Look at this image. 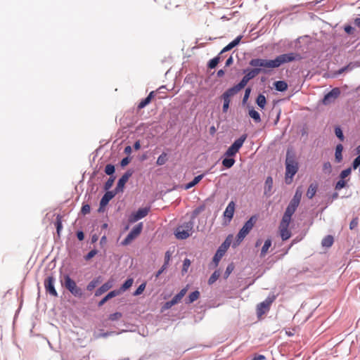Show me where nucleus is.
Masks as SVG:
<instances>
[{"label":"nucleus","instance_id":"1","mask_svg":"<svg viewBox=\"0 0 360 360\" xmlns=\"http://www.w3.org/2000/svg\"><path fill=\"white\" fill-rule=\"evenodd\" d=\"M300 59V55L295 53H288L281 54L274 60H266L262 58H253L250 60V65L255 68H262V72H266L265 68H276L281 65Z\"/></svg>","mask_w":360,"mask_h":360},{"label":"nucleus","instance_id":"2","mask_svg":"<svg viewBox=\"0 0 360 360\" xmlns=\"http://www.w3.org/2000/svg\"><path fill=\"white\" fill-rule=\"evenodd\" d=\"M298 171V164L295 161V156L289 150L286 153L285 159V181L287 184H290L292 177Z\"/></svg>","mask_w":360,"mask_h":360},{"label":"nucleus","instance_id":"3","mask_svg":"<svg viewBox=\"0 0 360 360\" xmlns=\"http://www.w3.org/2000/svg\"><path fill=\"white\" fill-rule=\"evenodd\" d=\"M194 221L189 220L178 226L174 231V235L177 239L184 240L188 238L193 232Z\"/></svg>","mask_w":360,"mask_h":360},{"label":"nucleus","instance_id":"4","mask_svg":"<svg viewBox=\"0 0 360 360\" xmlns=\"http://www.w3.org/2000/svg\"><path fill=\"white\" fill-rule=\"evenodd\" d=\"M64 286L75 297L81 298L84 295L83 290L77 286L76 282L68 274L63 276Z\"/></svg>","mask_w":360,"mask_h":360},{"label":"nucleus","instance_id":"5","mask_svg":"<svg viewBox=\"0 0 360 360\" xmlns=\"http://www.w3.org/2000/svg\"><path fill=\"white\" fill-rule=\"evenodd\" d=\"M248 135L244 134L241 135L238 139H236L226 150L224 153L225 157H233L239 151L240 148L243 146L245 141Z\"/></svg>","mask_w":360,"mask_h":360},{"label":"nucleus","instance_id":"6","mask_svg":"<svg viewBox=\"0 0 360 360\" xmlns=\"http://www.w3.org/2000/svg\"><path fill=\"white\" fill-rule=\"evenodd\" d=\"M257 221V217L255 215L252 216L243 226L239 232L237 234V240L240 242L245 237L250 233L254 226L255 223Z\"/></svg>","mask_w":360,"mask_h":360},{"label":"nucleus","instance_id":"7","mask_svg":"<svg viewBox=\"0 0 360 360\" xmlns=\"http://www.w3.org/2000/svg\"><path fill=\"white\" fill-rule=\"evenodd\" d=\"M263 70L262 68H253L250 70L242 78L238 84L235 85L234 86L239 91L243 89L247 83L254 77H255L258 74H259Z\"/></svg>","mask_w":360,"mask_h":360},{"label":"nucleus","instance_id":"8","mask_svg":"<svg viewBox=\"0 0 360 360\" xmlns=\"http://www.w3.org/2000/svg\"><path fill=\"white\" fill-rule=\"evenodd\" d=\"M340 95V89L338 87L333 88L330 91L324 96L322 100V103L325 105H329L333 103Z\"/></svg>","mask_w":360,"mask_h":360},{"label":"nucleus","instance_id":"9","mask_svg":"<svg viewBox=\"0 0 360 360\" xmlns=\"http://www.w3.org/2000/svg\"><path fill=\"white\" fill-rule=\"evenodd\" d=\"M55 278L53 276H49L44 280V288L46 292L49 293L53 297H58V292L55 288Z\"/></svg>","mask_w":360,"mask_h":360},{"label":"nucleus","instance_id":"10","mask_svg":"<svg viewBox=\"0 0 360 360\" xmlns=\"http://www.w3.org/2000/svg\"><path fill=\"white\" fill-rule=\"evenodd\" d=\"M230 245V242L228 241V240H226L218 248L217 250L214 257H213V262L216 265H218L219 262L222 258V257L226 253L227 249L229 248Z\"/></svg>","mask_w":360,"mask_h":360},{"label":"nucleus","instance_id":"11","mask_svg":"<svg viewBox=\"0 0 360 360\" xmlns=\"http://www.w3.org/2000/svg\"><path fill=\"white\" fill-rule=\"evenodd\" d=\"M150 211L149 207L139 208L135 213L132 214L129 218V221L130 223H134L148 215Z\"/></svg>","mask_w":360,"mask_h":360},{"label":"nucleus","instance_id":"12","mask_svg":"<svg viewBox=\"0 0 360 360\" xmlns=\"http://www.w3.org/2000/svg\"><path fill=\"white\" fill-rule=\"evenodd\" d=\"M134 173V170L130 169H128L118 180L117 186L115 189V191L117 193H119L120 191H122L124 187L125 184L127 182L129 179L132 176Z\"/></svg>","mask_w":360,"mask_h":360},{"label":"nucleus","instance_id":"13","mask_svg":"<svg viewBox=\"0 0 360 360\" xmlns=\"http://www.w3.org/2000/svg\"><path fill=\"white\" fill-rule=\"evenodd\" d=\"M239 92V91L236 89V87L233 86L227 90H226L222 95L221 96V98L223 100L224 103H231V98L234 95L237 94Z\"/></svg>","mask_w":360,"mask_h":360},{"label":"nucleus","instance_id":"14","mask_svg":"<svg viewBox=\"0 0 360 360\" xmlns=\"http://www.w3.org/2000/svg\"><path fill=\"white\" fill-rule=\"evenodd\" d=\"M235 202L231 200L227 205L224 212V218L228 219V222H230L232 219L234 211H235Z\"/></svg>","mask_w":360,"mask_h":360},{"label":"nucleus","instance_id":"15","mask_svg":"<svg viewBox=\"0 0 360 360\" xmlns=\"http://www.w3.org/2000/svg\"><path fill=\"white\" fill-rule=\"evenodd\" d=\"M117 193L115 191H106L100 201V205L101 207L106 206L110 200H112Z\"/></svg>","mask_w":360,"mask_h":360},{"label":"nucleus","instance_id":"16","mask_svg":"<svg viewBox=\"0 0 360 360\" xmlns=\"http://www.w3.org/2000/svg\"><path fill=\"white\" fill-rule=\"evenodd\" d=\"M113 285V281H108L103 283L100 288H98L94 293V295L96 297H99L101 295H103L104 292L108 291L109 289H110Z\"/></svg>","mask_w":360,"mask_h":360},{"label":"nucleus","instance_id":"17","mask_svg":"<svg viewBox=\"0 0 360 360\" xmlns=\"http://www.w3.org/2000/svg\"><path fill=\"white\" fill-rule=\"evenodd\" d=\"M272 188H273V179L271 176H268L266 179L264 184V194L266 196H271L272 194Z\"/></svg>","mask_w":360,"mask_h":360},{"label":"nucleus","instance_id":"18","mask_svg":"<svg viewBox=\"0 0 360 360\" xmlns=\"http://www.w3.org/2000/svg\"><path fill=\"white\" fill-rule=\"evenodd\" d=\"M243 38L242 35L238 36L234 40L230 42L228 45H226L219 53V55H221L223 53L229 51L231 50L233 48L239 44L241 39Z\"/></svg>","mask_w":360,"mask_h":360},{"label":"nucleus","instance_id":"19","mask_svg":"<svg viewBox=\"0 0 360 360\" xmlns=\"http://www.w3.org/2000/svg\"><path fill=\"white\" fill-rule=\"evenodd\" d=\"M143 229V223L140 222L136 224L128 233V236L132 239H135L141 232Z\"/></svg>","mask_w":360,"mask_h":360},{"label":"nucleus","instance_id":"20","mask_svg":"<svg viewBox=\"0 0 360 360\" xmlns=\"http://www.w3.org/2000/svg\"><path fill=\"white\" fill-rule=\"evenodd\" d=\"M120 294V291H117L116 290L110 291L98 302V307L103 306L108 300L119 295Z\"/></svg>","mask_w":360,"mask_h":360},{"label":"nucleus","instance_id":"21","mask_svg":"<svg viewBox=\"0 0 360 360\" xmlns=\"http://www.w3.org/2000/svg\"><path fill=\"white\" fill-rule=\"evenodd\" d=\"M102 281L101 276H98L94 278L92 281H91L86 285V290L88 291L93 290L99 283Z\"/></svg>","mask_w":360,"mask_h":360},{"label":"nucleus","instance_id":"22","mask_svg":"<svg viewBox=\"0 0 360 360\" xmlns=\"http://www.w3.org/2000/svg\"><path fill=\"white\" fill-rule=\"evenodd\" d=\"M204 176H205V174H202L197 176H195L194 179L191 182H189L188 184H187L185 186V189H190V188H193V186H195L196 184H198L201 181V179L204 177Z\"/></svg>","mask_w":360,"mask_h":360},{"label":"nucleus","instance_id":"23","mask_svg":"<svg viewBox=\"0 0 360 360\" xmlns=\"http://www.w3.org/2000/svg\"><path fill=\"white\" fill-rule=\"evenodd\" d=\"M200 297V292L198 290H195L192 292L186 299V304H189L197 300Z\"/></svg>","mask_w":360,"mask_h":360},{"label":"nucleus","instance_id":"24","mask_svg":"<svg viewBox=\"0 0 360 360\" xmlns=\"http://www.w3.org/2000/svg\"><path fill=\"white\" fill-rule=\"evenodd\" d=\"M269 307L265 304L263 302L257 305V314L258 316H261L269 311Z\"/></svg>","mask_w":360,"mask_h":360},{"label":"nucleus","instance_id":"25","mask_svg":"<svg viewBox=\"0 0 360 360\" xmlns=\"http://www.w3.org/2000/svg\"><path fill=\"white\" fill-rule=\"evenodd\" d=\"M343 146L342 144L337 145L335 148V158L337 162H340L342 160V152Z\"/></svg>","mask_w":360,"mask_h":360},{"label":"nucleus","instance_id":"26","mask_svg":"<svg viewBox=\"0 0 360 360\" xmlns=\"http://www.w3.org/2000/svg\"><path fill=\"white\" fill-rule=\"evenodd\" d=\"M235 162L236 160L232 157H226L222 160V165L227 169L232 167Z\"/></svg>","mask_w":360,"mask_h":360},{"label":"nucleus","instance_id":"27","mask_svg":"<svg viewBox=\"0 0 360 360\" xmlns=\"http://www.w3.org/2000/svg\"><path fill=\"white\" fill-rule=\"evenodd\" d=\"M333 237L330 235H328L322 240L321 245L324 248H330L333 244Z\"/></svg>","mask_w":360,"mask_h":360},{"label":"nucleus","instance_id":"28","mask_svg":"<svg viewBox=\"0 0 360 360\" xmlns=\"http://www.w3.org/2000/svg\"><path fill=\"white\" fill-rule=\"evenodd\" d=\"M248 114L250 117L253 119L255 122L259 123L261 122L259 113L257 111H256L253 108L249 110Z\"/></svg>","mask_w":360,"mask_h":360},{"label":"nucleus","instance_id":"29","mask_svg":"<svg viewBox=\"0 0 360 360\" xmlns=\"http://www.w3.org/2000/svg\"><path fill=\"white\" fill-rule=\"evenodd\" d=\"M274 87L278 91H284L288 89V84L285 81H277L274 82Z\"/></svg>","mask_w":360,"mask_h":360},{"label":"nucleus","instance_id":"30","mask_svg":"<svg viewBox=\"0 0 360 360\" xmlns=\"http://www.w3.org/2000/svg\"><path fill=\"white\" fill-rule=\"evenodd\" d=\"M271 238H267L262 248V250H261V252H260V256L261 257H264L269 250V248L271 247Z\"/></svg>","mask_w":360,"mask_h":360},{"label":"nucleus","instance_id":"31","mask_svg":"<svg viewBox=\"0 0 360 360\" xmlns=\"http://www.w3.org/2000/svg\"><path fill=\"white\" fill-rule=\"evenodd\" d=\"M134 280L133 278L127 279L124 283L122 285L119 290H116L117 291H120V293L126 291L129 289L133 284Z\"/></svg>","mask_w":360,"mask_h":360},{"label":"nucleus","instance_id":"32","mask_svg":"<svg viewBox=\"0 0 360 360\" xmlns=\"http://www.w3.org/2000/svg\"><path fill=\"white\" fill-rule=\"evenodd\" d=\"M317 190V186L316 184H311L308 188L307 192V196L308 198L311 199L316 194Z\"/></svg>","mask_w":360,"mask_h":360},{"label":"nucleus","instance_id":"33","mask_svg":"<svg viewBox=\"0 0 360 360\" xmlns=\"http://www.w3.org/2000/svg\"><path fill=\"white\" fill-rule=\"evenodd\" d=\"M256 103L260 108L263 109L266 103V97L263 94H259L256 99Z\"/></svg>","mask_w":360,"mask_h":360},{"label":"nucleus","instance_id":"34","mask_svg":"<svg viewBox=\"0 0 360 360\" xmlns=\"http://www.w3.org/2000/svg\"><path fill=\"white\" fill-rule=\"evenodd\" d=\"M291 216L283 214L280 224V227H288L291 221Z\"/></svg>","mask_w":360,"mask_h":360},{"label":"nucleus","instance_id":"35","mask_svg":"<svg viewBox=\"0 0 360 360\" xmlns=\"http://www.w3.org/2000/svg\"><path fill=\"white\" fill-rule=\"evenodd\" d=\"M288 227H280L281 237L283 240H288L291 236L290 232L288 231Z\"/></svg>","mask_w":360,"mask_h":360},{"label":"nucleus","instance_id":"36","mask_svg":"<svg viewBox=\"0 0 360 360\" xmlns=\"http://www.w3.org/2000/svg\"><path fill=\"white\" fill-rule=\"evenodd\" d=\"M167 161V154L163 152L157 159L156 164L157 165L162 166L165 165Z\"/></svg>","mask_w":360,"mask_h":360},{"label":"nucleus","instance_id":"37","mask_svg":"<svg viewBox=\"0 0 360 360\" xmlns=\"http://www.w3.org/2000/svg\"><path fill=\"white\" fill-rule=\"evenodd\" d=\"M220 61V55L219 54L217 56L213 58L212 59H211L209 63H208V68H210V69H214L216 68V66L217 65V64L219 63Z\"/></svg>","mask_w":360,"mask_h":360},{"label":"nucleus","instance_id":"38","mask_svg":"<svg viewBox=\"0 0 360 360\" xmlns=\"http://www.w3.org/2000/svg\"><path fill=\"white\" fill-rule=\"evenodd\" d=\"M205 209V205H200L198 206V207H196L193 213H192V217H191V220H193L198 215L200 214L202 211H204Z\"/></svg>","mask_w":360,"mask_h":360},{"label":"nucleus","instance_id":"39","mask_svg":"<svg viewBox=\"0 0 360 360\" xmlns=\"http://www.w3.org/2000/svg\"><path fill=\"white\" fill-rule=\"evenodd\" d=\"M115 166L113 165L108 164L105 166V172L106 174H108V175H109L110 176H114L113 174L115 173Z\"/></svg>","mask_w":360,"mask_h":360},{"label":"nucleus","instance_id":"40","mask_svg":"<svg viewBox=\"0 0 360 360\" xmlns=\"http://www.w3.org/2000/svg\"><path fill=\"white\" fill-rule=\"evenodd\" d=\"M56 227L57 233L58 236H60V231L63 229L61 217L60 215H58L56 217Z\"/></svg>","mask_w":360,"mask_h":360},{"label":"nucleus","instance_id":"41","mask_svg":"<svg viewBox=\"0 0 360 360\" xmlns=\"http://www.w3.org/2000/svg\"><path fill=\"white\" fill-rule=\"evenodd\" d=\"M115 179V176H110L108 181L104 184V189L107 191H109L108 190L112 187L114 181Z\"/></svg>","mask_w":360,"mask_h":360},{"label":"nucleus","instance_id":"42","mask_svg":"<svg viewBox=\"0 0 360 360\" xmlns=\"http://www.w3.org/2000/svg\"><path fill=\"white\" fill-rule=\"evenodd\" d=\"M219 277V273L217 271H215L209 278L208 284H213Z\"/></svg>","mask_w":360,"mask_h":360},{"label":"nucleus","instance_id":"43","mask_svg":"<svg viewBox=\"0 0 360 360\" xmlns=\"http://www.w3.org/2000/svg\"><path fill=\"white\" fill-rule=\"evenodd\" d=\"M335 135L341 141H344L345 139V136H344V134H343V132L341 129V128L340 127H335Z\"/></svg>","mask_w":360,"mask_h":360},{"label":"nucleus","instance_id":"44","mask_svg":"<svg viewBox=\"0 0 360 360\" xmlns=\"http://www.w3.org/2000/svg\"><path fill=\"white\" fill-rule=\"evenodd\" d=\"M302 196V190L301 187H298L296 189L295 195L292 198L300 202Z\"/></svg>","mask_w":360,"mask_h":360},{"label":"nucleus","instance_id":"45","mask_svg":"<svg viewBox=\"0 0 360 360\" xmlns=\"http://www.w3.org/2000/svg\"><path fill=\"white\" fill-rule=\"evenodd\" d=\"M346 186V181L342 179H340L335 184V189L337 190V191H340L341 190L342 188H343L345 186Z\"/></svg>","mask_w":360,"mask_h":360},{"label":"nucleus","instance_id":"46","mask_svg":"<svg viewBox=\"0 0 360 360\" xmlns=\"http://www.w3.org/2000/svg\"><path fill=\"white\" fill-rule=\"evenodd\" d=\"M98 253L97 250L93 249L91 251L88 252L87 255L84 256V259L86 261L90 260L91 258H93L96 254Z\"/></svg>","mask_w":360,"mask_h":360},{"label":"nucleus","instance_id":"47","mask_svg":"<svg viewBox=\"0 0 360 360\" xmlns=\"http://www.w3.org/2000/svg\"><path fill=\"white\" fill-rule=\"evenodd\" d=\"M331 170H332V167H331V164L330 163V162H324L323 165V171L325 173L330 174L331 172Z\"/></svg>","mask_w":360,"mask_h":360},{"label":"nucleus","instance_id":"48","mask_svg":"<svg viewBox=\"0 0 360 360\" xmlns=\"http://www.w3.org/2000/svg\"><path fill=\"white\" fill-rule=\"evenodd\" d=\"M145 288H146V283H143L141 284V285L137 288V289L134 291V292L133 293V295H134V296H137V295H141V294L143 292V290H144Z\"/></svg>","mask_w":360,"mask_h":360},{"label":"nucleus","instance_id":"49","mask_svg":"<svg viewBox=\"0 0 360 360\" xmlns=\"http://www.w3.org/2000/svg\"><path fill=\"white\" fill-rule=\"evenodd\" d=\"M351 172H352L351 167H349L346 169L342 170L340 174V179H344L345 178H346L347 176H349L351 174Z\"/></svg>","mask_w":360,"mask_h":360},{"label":"nucleus","instance_id":"50","mask_svg":"<svg viewBox=\"0 0 360 360\" xmlns=\"http://www.w3.org/2000/svg\"><path fill=\"white\" fill-rule=\"evenodd\" d=\"M250 92H251V89L250 87H248L245 91V94H244V96L243 98L242 102L243 104H245L247 102V101L248 100L250 95Z\"/></svg>","mask_w":360,"mask_h":360},{"label":"nucleus","instance_id":"51","mask_svg":"<svg viewBox=\"0 0 360 360\" xmlns=\"http://www.w3.org/2000/svg\"><path fill=\"white\" fill-rule=\"evenodd\" d=\"M91 207L88 204L83 205L81 209V212L82 214L86 215L90 212Z\"/></svg>","mask_w":360,"mask_h":360},{"label":"nucleus","instance_id":"52","mask_svg":"<svg viewBox=\"0 0 360 360\" xmlns=\"http://www.w3.org/2000/svg\"><path fill=\"white\" fill-rule=\"evenodd\" d=\"M296 210L297 209L288 205L284 214L292 217L293 215V214L295 213V212L296 211Z\"/></svg>","mask_w":360,"mask_h":360},{"label":"nucleus","instance_id":"53","mask_svg":"<svg viewBox=\"0 0 360 360\" xmlns=\"http://www.w3.org/2000/svg\"><path fill=\"white\" fill-rule=\"evenodd\" d=\"M122 317V314L120 312H115L113 314H111L109 316V319L110 321H116Z\"/></svg>","mask_w":360,"mask_h":360},{"label":"nucleus","instance_id":"54","mask_svg":"<svg viewBox=\"0 0 360 360\" xmlns=\"http://www.w3.org/2000/svg\"><path fill=\"white\" fill-rule=\"evenodd\" d=\"M275 295L269 296L264 301H263V302L270 307V305L275 300Z\"/></svg>","mask_w":360,"mask_h":360},{"label":"nucleus","instance_id":"55","mask_svg":"<svg viewBox=\"0 0 360 360\" xmlns=\"http://www.w3.org/2000/svg\"><path fill=\"white\" fill-rule=\"evenodd\" d=\"M234 267L232 264H229L228 266L226 269V271L224 272V276L225 278H228L230 274L233 271Z\"/></svg>","mask_w":360,"mask_h":360},{"label":"nucleus","instance_id":"56","mask_svg":"<svg viewBox=\"0 0 360 360\" xmlns=\"http://www.w3.org/2000/svg\"><path fill=\"white\" fill-rule=\"evenodd\" d=\"M360 165V154L354 160L352 167L354 169H357Z\"/></svg>","mask_w":360,"mask_h":360},{"label":"nucleus","instance_id":"57","mask_svg":"<svg viewBox=\"0 0 360 360\" xmlns=\"http://www.w3.org/2000/svg\"><path fill=\"white\" fill-rule=\"evenodd\" d=\"M150 103V102H148V101L146 99V98H145L144 99H143L138 105V108L139 109H142L143 108H145L147 105H148Z\"/></svg>","mask_w":360,"mask_h":360},{"label":"nucleus","instance_id":"58","mask_svg":"<svg viewBox=\"0 0 360 360\" xmlns=\"http://www.w3.org/2000/svg\"><path fill=\"white\" fill-rule=\"evenodd\" d=\"M357 225H358V218L356 217V218H354L351 221V222L349 224V229L351 230H353V229H354L357 226Z\"/></svg>","mask_w":360,"mask_h":360},{"label":"nucleus","instance_id":"59","mask_svg":"<svg viewBox=\"0 0 360 360\" xmlns=\"http://www.w3.org/2000/svg\"><path fill=\"white\" fill-rule=\"evenodd\" d=\"M300 201L292 198V200L290 201L288 205L292 207H294V208L297 209V207L300 205Z\"/></svg>","mask_w":360,"mask_h":360},{"label":"nucleus","instance_id":"60","mask_svg":"<svg viewBox=\"0 0 360 360\" xmlns=\"http://www.w3.org/2000/svg\"><path fill=\"white\" fill-rule=\"evenodd\" d=\"M171 258V253L169 251H167L165 255V262L164 264L168 266Z\"/></svg>","mask_w":360,"mask_h":360},{"label":"nucleus","instance_id":"61","mask_svg":"<svg viewBox=\"0 0 360 360\" xmlns=\"http://www.w3.org/2000/svg\"><path fill=\"white\" fill-rule=\"evenodd\" d=\"M190 264H191V262H190V260H189L188 259H185L184 260L183 269H182V271H186H186H187L188 268V267H189V266H190Z\"/></svg>","mask_w":360,"mask_h":360},{"label":"nucleus","instance_id":"62","mask_svg":"<svg viewBox=\"0 0 360 360\" xmlns=\"http://www.w3.org/2000/svg\"><path fill=\"white\" fill-rule=\"evenodd\" d=\"M168 266L163 264L162 267L156 272L155 277L158 278L163 272L167 268Z\"/></svg>","mask_w":360,"mask_h":360},{"label":"nucleus","instance_id":"63","mask_svg":"<svg viewBox=\"0 0 360 360\" xmlns=\"http://www.w3.org/2000/svg\"><path fill=\"white\" fill-rule=\"evenodd\" d=\"M129 161H130V158L129 157H126V158H123L120 162L121 167H125L126 165H127L129 164Z\"/></svg>","mask_w":360,"mask_h":360},{"label":"nucleus","instance_id":"64","mask_svg":"<svg viewBox=\"0 0 360 360\" xmlns=\"http://www.w3.org/2000/svg\"><path fill=\"white\" fill-rule=\"evenodd\" d=\"M133 240L127 235L126 238L122 241V245H129Z\"/></svg>","mask_w":360,"mask_h":360}]
</instances>
